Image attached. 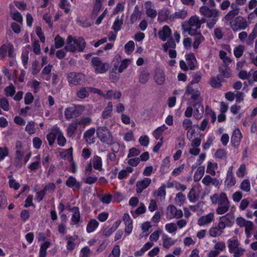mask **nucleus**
I'll list each match as a JSON object with an SVG mask.
<instances>
[{"mask_svg": "<svg viewBox=\"0 0 257 257\" xmlns=\"http://www.w3.org/2000/svg\"><path fill=\"white\" fill-rule=\"evenodd\" d=\"M210 198L213 204H218V207L216 209V212L217 214L222 215L228 211L229 201L224 192L214 193Z\"/></svg>", "mask_w": 257, "mask_h": 257, "instance_id": "obj_1", "label": "nucleus"}, {"mask_svg": "<svg viewBox=\"0 0 257 257\" xmlns=\"http://www.w3.org/2000/svg\"><path fill=\"white\" fill-rule=\"evenodd\" d=\"M86 47V42L82 37H73L69 36L67 39L65 49L71 52H83Z\"/></svg>", "mask_w": 257, "mask_h": 257, "instance_id": "obj_2", "label": "nucleus"}, {"mask_svg": "<svg viewBox=\"0 0 257 257\" xmlns=\"http://www.w3.org/2000/svg\"><path fill=\"white\" fill-rule=\"evenodd\" d=\"M199 12L203 16L212 18L207 22L206 26L209 29H212L218 20L220 15L219 10L216 9H209L208 7L203 6L200 8Z\"/></svg>", "mask_w": 257, "mask_h": 257, "instance_id": "obj_3", "label": "nucleus"}, {"mask_svg": "<svg viewBox=\"0 0 257 257\" xmlns=\"http://www.w3.org/2000/svg\"><path fill=\"white\" fill-rule=\"evenodd\" d=\"M96 135L100 141L104 144L112 145L115 143L111 133L106 126L98 127Z\"/></svg>", "mask_w": 257, "mask_h": 257, "instance_id": "obj_4", "label": "nucleus"}, {"mask_svg": "<svg viewBox=\"0 0 257 257\" xmlns=\"http://www.w3.org/2000/svg\"><path fill=\"white\" fill-rule=\"evenodd\" d=\"M186 63L184 60H181L180 67L183 70L187 71L188 69L194 70L197 68V60L193 53H189L185 55Z\"/></svg>", "mask_w": 257, "mask_h": 257, "instance_id": "obj_5", "label": "nucleus"}, {"mask_svg": "<svg viewBox=\"0 0 257 257\" xmlns=\"http://www.w3.org/2000/svg\"><path fill=\"white\" fill-rule=\"evenodd\" d=\"M230 26L234 32L243 30L249 26L246 19L241 16H237L230 22Z\"/></svg>", "mask_w": 257, "mask_h": 257, "instance_id": "obj_6", "label": "nucleus"}, {"mask_svg": "<svg viewBox=\"0 0 257 257\" xmlns=\"http://www.w3.org/2000/svg\"><path fill=\"white\" fill-rule=\"evenodd\" d=\"M84 109V106L80 105L67 107L64 111V115L66 119H70L79 116Z\"/></svg>", "mask_w": 257, "mask_h": 257, "instance_id": "obj_7", "label": "nucleus"}, {"mask_svg": "<svg viewBox=\"0 0 257 257\" xmlns=\"http://www.w3.org/2000/svg\"><path fill=\"white\" fill-rule=\"evenodd\" d=\"M187 23L188 27L186 28L185 31L188 32V34L192 36L200 28L199 17L196 15L191 16L188 20Z\"/></svg>", "mask_w": 257, "mask_h": 257, "instance_id": "obj_8", "label": "nucleus"}, {"mask_svg": "<svg viewBox=\"0 0 257 257\" xmlns=\"http://www.w3.org/2000/svg\"><path fill=\"white\" fill-rule=\"evenodd\" d=\"M91 63L96 73H104L108 70V64L103 63L99 57L92 58Z\"/></svg>", "mask_w": 257, "mask_h": 257, "instance_id": "obj_9", "label": "nucleus"}, {"mask_svg": "<svg viewBox=\"0 0 257 257\" xmlns=\"http://www.w3.org/2000/svg\"><path fill=\"white\" fill-rule=\"evenodd\" d=\"M67 79L70 83L78 85L84 81L85 75L81 73L70 72L68 74Z\"/></svg>", "mask_w": 257, "mask_h": 257, "instance_id": "obj_10", "label": "nucleus"}, {"mask_svg": "<svg viewBox=\"0 0 257 257\" xmlns=\"http://www.w3.org/2000/svg\"><path fill=\"white\" fill-rule=\"evenodd\" d=\"M183 212L181 210H178L176 207L170 205L167 208V215L170 219L181 218L183 216Z\"/></svg>", "mask_w": 257, "mask_h": 257, "instance_id": "obj_11", "label": "nucleus"}, {"mask_svg": "<svg viewBox=\"0 0 257 257\" xmlns=\"http://www.w3.org/2000/svg\"><path fill=\"white\" fill-rule=\"evenodd\" d=\"M192 85L189 84L187 86L185 93L188 95H191V99L194 101L201 100L200 91L197 89L193 88Z\"/></svg>", "mask_w": 257, "mask_h": 257, "instance_id": "obj_12", "label": "nucleus"}, {"mask_svg": "<svg viewBox=\"0 0 257 257\" xmlns=\"http://www.w3.org/2000/svg\"><path fill=\"white\" fill-rule=\"evenodd\" d=\"M202 183L206 186H209L211 184L216 187H219L222 181L216 178H212L210 175H206L202 180Z\"/></svg>", "mask_w": 257, "mask_h": 257, "instance_id": "obj_13", "label": "nucleus"}, {"mask_svg": "<svg viewBox=\"0 0 257 257\" xmlns=\"http://www.w3.org/2000/svg\"><path fill=\"white\" fill-rule=\"evenodd\" d=\"M231 10L229 11L225 16L224 19L227 21H231L239 13L240 9L234 3L231 4Z\"/></svg>", "mask_w": 257, "mask_h": 257, "instance_id": "obj_14", "label": "nucleus"}, {"mask_svg": "<svg viewBox=\"0 0 257 257\" xmlns=\"http://www.w3.org/2000/svg\"><path fill=\"white\" fill-rule=\"evenodd\" d=\"M201 100H197L193 105L194 107V116L196 119H200L204 112V107L201 104Z\"/></svg>", "mask_w": 257, "mask_h": 257, "instance_id": "obj_15", "label": "nucleus"}, {"mask_svg": "<svg viewBox=\"0 0 257 257\" xmlns=\"http://www.w3.org/2000/svg\"><path fill=\"white\" fill-rule=\"evenodd\" d=\"M151 179L148 178H145L141 181L137 182L136 191L137 193H141L143 191L146 189L151 184Z\"/></svg>", "mask_w": 257, "mask_h": 257, "instance_id": "obj_16", "label": "nucleus"}, {"mask_svg": "<svg viewBox=\"0 0 257 257\" xmlns=\"http://www.w3.org/2000/svg\"><path fill=\"white\" fill-rule=\"evenodd\" d=\"M241 137V134L239 129L236 128L233 131L231 139V142L234 148L238 147L240 144Z\"/></svg>", "mask_w": 257, "mask_h": 257, "instance_id": "obj_17", "label": "nucleus"}, {"mask_svg": "<svg viewBox=\"0 0 257 257\" xmlns=\"http://www.w3.org/2000/svg\"><path fill=\"white\" fill-rule=\"evenodd\" d=\"M171 34L172 31L168 26H164L162 29L158 32V35L163 41H165L171 36Z\"/></svg>", "mask_w": 257, "mask_h": 257, "instance_id": "obj_18", "label": "nucleus"}, {"mask_svg": "<svg viewBox=\"0 0 257 257\" xmlns=\"http://www.w3.org/2000/svg\"><path fill=\"white\" fill-rule=\"evenodd\" d=\"M214 217V213L212 212L208 213L206 215L202 216L199 218L198 224L199 226H202L205 224H209L213 220Z\"/></svg>", "mask_w": 257, "mask_h": 257, "instance_id": "obj_19", "label": "nucleus"}, {"mask_svg": "<svg viewBox=\"0 0 257 257\" xmlns=\"http://www.w3.org/2000/svg\"><path fill=\"white\" fill-rule=\"evenodd\" d=\"M182 126L184 130H188L187 134V137L188 138H191L194 133V130H193L192 131H191L190 134H189L190 133V130H191L193 128L192 120L188 118L184 119L182 122Z\"/></svg>", "mask_w": 257, "mask_h": 257, "instance_id": "obj_20", "label": "nucleus"}, {"mask_svg": "<svg viewBox=\"0 0 257 257\" xmlns=\"http://www.w3.org/2000/svg\"><path fill=\"white\" fill-rule=\"evenodd\" d=\"M63 153L64 157H66V156H68V160L70 162H72V164L71 165V169L72 173H75L77 171V165L76 163L73 162V157H72V148H69L66 150Z\"/></svg>", "mask_w": 257, "mask_h": 257, "instance_id": "obj_21", "label": "nucleus"}, {"mask_svg": "<svg viewBox=\"0 0 257 257\" xmlns=\"http://www.w3.org/2000/svg\"><path fill=\"white\" fill-rule=\"evenodd\" d=\"M95 132V130L94 128H91L84 133L83 137L87 143L89 144L94 143V139L92 137Z\"/></svg>", "mask_w": 257, "mask_h": 257, "instance_id": "obj_22", "label": "nucleus"}, {"mask_svg": "<svg viewBox=\"0 0 257 257\" xmlns=\"http://www.w3.org/2000/svg\"><path fill=\"white\" fill-rule=\"evenodd\" d=\"M154 79L158 85L164 84L165 81V77L163 71L161 69L157 70L155 72Z\"/></svg>", "mask_w": 257, "mask_h": 257, "instance_id": "obj_23", "label": "nucleus"}, {"mask_svg": "<svg viewBox=\"0 0 257 257\" xmlns=\"http://www.w3.org/2000/svg\"><path fill=\"white\" fill-rule=\"evenodd\" d=\"M227 245L229 248V252L231 253L237 248L239 247V242L236 237H233L227 240Z\"/></svg>", "mask_w": 257, "mask_h": 257, "instance_id": "obj_24", "label": "nucleus"}, {"mask_svg": "<svg viewBox=\"0 0 257 257\" xmlns=\"http://www.w3.org/2000/svg\"><path fill=\"white\" fill-rule=\"evenodd\" d=\"M58 127H54L52 128L51 132L47 136V139L50 146H52L55 142V139L58 135Z\"/></svg>", "mask_w": 257, "mask_h": 257, "instance_id": "obj_25", "label": "nucleus"}, {"mask_svg": "<svg viewBox=\"0 0 257 257\" xmlns=\"http://www.w3.org/2000/svg\"><path fill=\"white\" fill-rule=\"evenodd\" d=\"M188 16V12L185 10H181L178 12L174 13L170 16V19L172 20L175 19H185Z\"/></svg>", "mask_w": 257, "mask_h": 257, "instance_id": "obj_26", "label": "nucleus"}, {"mask_svg": "<svg viewBox=\"0 0 257 257\" xmlns=\"http://www.w3.org/2000/svg\"><path fill=\"white\" fill-rule=\"evenodd\" d=\"M220 220H222L227 226H231L234 222V216L232 213H228L226 215L219 217Z\"/></svg>", "mask_w": 257, "mask_h": 257, "instance_id": "obj_27", "label": "nucleus"}, {"mask_svg": "<svg viewBox=\"0 0 257 257\" xmlns=\"http://www.w3.org/2000/svg\"><path fill=\"white\" fill-rule=\"evenodd\" d=\"M166 186L165 184H163L158 190H155L153 192V196L154 197H160L164 199L166 196Z\"/></svg>", "mask_w": 257, "mask_h": 257, "instance_id": "obj_28", "label": "nucleus"}, {"mask_svg": "<svg viewBox=\"0 0 257 257\" xmlns=\"http://www.w3.org/2000/svg\"><path fill=\"white\" fill-rule=\"evenodd\" d=\"M194 36V41L193 44V47L196 49L198 48L199 45L204 40V38L200 32H195V34L193 35Z\"/></svg>", "mask_w": 257, "mask_h": 257, "instance_id": "obj_29", "label": "nucleus"}, {"mask_svg": "<svg viewBox=\"0 0 257 257\" xmlns=\"http://www.w3.org/2000/svg\"><path fill=\"white\" fill-rule=\"evenodd\" d=\"M168 127L163 124L161 126L157 128L153 132V136L156 140H163V138L162 137V133L167 130Z\"/></svg>", "mask_w": 257, "mask_h": 257, "instance_id": "obj_30", "label": "nucleus"}, {"mask_svg": "<svg viewBox=\"0 0 257 257\" xmlns=\"http://www.w3.org/2000/svg\"><path fill=\"white\" fill-rule=\"evenodd\" d=\"M66 185L70 188L75 187L77 189L81 188V184L77 182L75 178L73 176H70L66 181Z\"/></svg>", "mask_w": 257, "mask_h": 257, "instance_id": "obj_31", "label": "nucleus"}, {"mask_svg": "<svg viewBox=\"0 0 257 257\" xmlns=\"http://www.w3.org/2000/svg\"><path fill=\"white\" fill-rule=\"evenodd\" d=\"M78 124L76 119L69 124L67 129V134L68 137L71 138L73 136L78 127Z\"/></svg>", "mask_w": 257, "mask_h": 257, "instance_id": "obj_32", "label": "nucleus"}, {"mask_svg": "<svg viewBox=\"0 0 257 257\" xmlns=\"http://www.w3.org/2000/svg\"><path fill=\"white\" fill-rule=\"evenodd\" d=\"M113 105L111 102H108L107 106L102 111L101 117L103 119H106L110 117L112 115Z\"/></svg>", "mask_w": 257, "mask_h": 257, "instance_id": "obj_33", "label": "nucleus"}, {"mask_svg": "<svg viewBox=\"0 0 257 257\" xmlns=\"http://www.w3.org/2000/svg\"><path fill=\"white\" fill-rule=\"evenodd\" d=\"M121 96V93L119 91L108 90L105 94L104 98L107 99H110L112 97L114 99H119Z\"/></svg>", "mask_w": 257, "mask_h": 257, "instance_id": "obj_34", "label": "nucleus"}, {"mask_svg": "<svg viewBox=\"0 0 257 257\" xmlns=\"http://www.w3.org/2000/svg\"><path fill=\"white\" fill-rule=\"evenodd\" d=\"M163 246L166 248H169L175 243V240L166 234L162 236Z\"/></svg>", "mask_w": 257, "mask_h": 257, "instance_id": "obj_35", "label": "nucleus"}, {"mask_svg": "<svg viewBox=\"0 0 257 257\" xmlns=\"http://www.w3.org/2000/svg\"><path fill=\"white\" fill-rule=\"evenodd\" d=\"M98 222L94 219H91L88 222L86 226V231L88 233H91L95 230L98 226Z\"/></svg>", "mask_w": 257, "mask_h": 257, "instance_id": "obj_36", "label": "nucleus"}, {"mask_svg": "<svg viewBox=\"0 0 257 257\" xmlns=\"http://www.w3.org/2000/svg\"><path fill=\"white\" fill-rule=\"evenodd\" d=\"M150 78V73L146 70L141 72L139 77V82L142 84L147 83Z\"/></svg>", "mask_w": 257, "mask_h": 257, "instance_id": "obj_37", "label": "nucleus"}, {"mask_svg": "<svg viewBox=\"0 0 257 257\" xmlns=\"http://www.w3.org/2000/svg\"><path fill=\"white\" fill-rule=\"evenodd\" d=\"M205 172V167L204 166H199L195 172L193 179L195 182L199 181L201 178L203 176Z\"/></svg>", "mask_w": 257, "mask_h": 257, "instance_id": "obj_38", "label": "nucleus"}, {"mask_svg": "<svg viewBox=\"0 0 257 257\" xmlns=\"http://www.w3.org/2000/svg\"><path fill=\"white\" fill-rule=\"evenodd\" d=\"M57 143L60 146H64L66 142V140L65 138L64 137L63 134L62 132L60 131L59 128L58 127V135H57Z\"/></svg>", "mask_w": 257, "mask_h": 257, "instance_id": "obj_39", "label": "nucleus"}, {"mask_svg": "<svg viewBox=\"0 0 257 257\" xmlns=\"http://www.w3.org/2000/svg\"><path fill=\"white\" fill-rule=\"evenodd\" d=\"M217 164L216 163L213 164L211 162H208L206 169V172L208 174H210L211 175L215 176L216 174V172L215 171V169L217 168Z\"/></svg>", "mask_w": 257, "mask_h": 257, "instance_id": "obj_40", "label": "nucleus"}, {"mask_svg": "<svg viewBox=\"0 0 257 257\" xmlns=\"http://www.w3.org/2000/svg\"><path fill=\"white\" fill-rule=\"evenodd\" d=\"M93 167L96 170H100L102 169L101 158L97 156L94 157L93 160Z\"/></svg>", "mask_w": 257, "mask_h": 257, "instance_id": "obj_41", "label": "nucleus"}, {"mask_svg": "<svg viewBox=\"0 0 257 257\" xmlns=\"http://www.w3.org/2000/svg\"><path fill=\"white\" fill-rule=\"evenodd\" d=\"M141 12H140L138 6L135 7L134 12L131 16V22L132 23H134L137 22L139 17L140 16Z\"/></svg>", "mask_w": 257, "mask_h": 257, "instance_id": "obj_42", "label": "nucleus"}, {"mask_svg": "<svg viewBox=\"0 0 257 257\" xmlns=\"http://www.w3.org/2000/svg\"><path fill=\"white\" fill-rule=\"evenodd\" d=\"M73 214L72 215L71 220L73 222L75 223H78L80 219V213L79 211V209L77 207H74L73 208Z\"/></svg>", "mask_w": 257, "mask_h": 257, "instance_id": "obj_43", "label": "nucleus"}, {"mask_svg": "<svg viewBox=\"0 0 257 257\" xmlns=\"http://www.w3.org/2000/svg\"><path fill=\"white\" fill-rule=\"evenodd\" d=\"M176 43L172 38L168 40V41L164 44L163 48L165 52H167L169 48L174 49L176 47Z\"/></svg>", "mask_w": 257, "mask_h": 257, "instance_id": "obj_44", "label": "nucleus"}, {"mask_svg": "<svg viewBox=\"0 0 257 257\" xmlns=\"http://www.w3.org/2000/svg\"><path fill=\"white\" fill-rule=\"evenodd\" d=\"M25 130L29 134H33L35 133V123L33 121H29L27 124Z\"/></svg>", "mask_w": 257, "mask_h": 257, "instance_id": "obj_45", "label": "nucleus"}, {"mask_svg": "<svg viewBox=\"0 0 257 257\" xmlns=\"http://www.w3.org/2000/svg\"><path fill=\"white\" fill-rule=\"evenodd\" d=\"M208 232L210 236L213 237L219 236L222 234L221 231L216 226L210 228Z\"/></svg>", "mask_w": 257, "mask_h": 257, "instance_id": "obj_46", "label": "nucleus"}, {"mask_svg": "<svg viewBox=\"0 0 257 257\" xmlns=\"http://www.w3.org/2000/svg\"><path fill=\"white\" fill-rule=\"evenodd\" d=\"M70 4L67 0H60V7L64 10L65 12L67 14L70 12Z\"/></svg>", "mask_w": 257, "mask_h": 257, "instance_id": "obj_47", "label": "nucleus"}, {"mask_svg": "<svg viewBox=\"0 0 257 257\" xmlns=\"http://www.w3.org/2000/svg\"><path fill=\"white\" fill-rule=\"evenodd\" d=\"M166 230L170 233H175L177 230V226L175 223H170L165 225Z\"/></svg>", "mask_w": 257, "mask_h": 257, "instance_id": "obj_48", "label": "nucleus"}, {"mask_svg": "<svg viewBox=\"0 0 257 257\" xmlns=\"http://www.w3.org/2000/svg\"><path fill=\"white\" fill-rule=\"evenodd\" d=\"M240 188L245 192H249L250 189L249 181L248 179L244 180L240 184Z\"/></svg>", "mask_w": 257, "mask_h": 257, "instance_id": "obj_49", "label": "nucleus"}, {"mask_svg": "<svg viewBox=\"0 0 257 257\" xmlns=\"http://www.w3.org/2000/svg\"><path fill=\"white\" fill-rule=\"evenodd\" d=\"M78 125H87L91 122V118L89 117H82L79 119H76Z\"/></svg>", "mask_w": 257, "mask_h": 257, "instance_id": "obj_50", "label": "nucleus"}, {"mask_svg": "<svg viewBox=\"0 0 257 257\" xmlns=\"http://www.w3.org/2000/svg\"><path fill=\"white\" fill-rule=\"evenodd\" d=\"M123 24V20L121 19H119L118 17H117L113 24V25L112 26V29L115 31H118L120 30L121 27L122 25Z\"/></svg>", "mask_w": 257, "mask_h": 257, "instance_id": "obj_51", "label": "nucleus"}, {"mask_svg": "<svg viewBox=\"0 0 257 257\" xmlns=\"http://www.w3.org/2000/svg\"><path fill=\"white\" fill-rule=\"evenodd\" d=\"M246 224V226L245 228V233L247 238H249L251 236V231L253 229V223L252 222L250 221H248V222Z\"/></svg>", "mask_w": 257, "mask_h": 257, "instance_id": "obj_52", "label": "nucleus"}, {"mask_svg": "<svg viewBox=\"0 0 257 257\" xmlns=\"http://www.w3.org/2000/svg\"><path fill=\"white\" fill-rule=\"evenodd\" d=\"M243 51L244 46L242 45H239L234 48L233 51L234 55L236 58H240L242 55Z\"/></svg>", "mask_w": 257, "mask_h": 257, "instance_id": "obj_53", "label": "nucleus"}, {"mask_svg": "<svg viewBox=\"0 0 257 257\" xmlns=\"http://www.w3.org/2000/svg\"><path fill=\"white\" fill-rule=\"evenodd\" d=\"M236 183L235 179L233 176H226L225 184L228 188L233 186Z\"/></svg>", "mask_w": 257, "mask_h": 257, "instance_id": "obj_54", "label": "nucleus"}, {"mask_svg": "<svg viewBox=\"0 0 257 257\" xmlns=\"http://www.w3.org/2000/svg\"><path fill=\"white\" fill-rule=\"evenodd\" d=\"M67 238L68 240L67 244V249L68 250L72 251L74 249L75 247V244L73 242V241L75 240V238H74V237L72 236L68 237Z\"/></svg>", "mask_w": 257, "mask_h": 257, "instance_id": "obj_55", "label": "nucleus"}, {"mask_svg": "<svg viewBox=\"0 0 257 257\" xmlns=\"http://www.w3.org/2000/svg\"><path fill=\"white\" fill-rule=\"evenodd\" d=\"M77 96L81 99H84L88 96L89 93L85 88H81L77 92Z\"/></svg>", "mask_w": 257, "mask_h": 257, "instance_id": "obj_56", "label": "nucleus"}, {"mask_svg": "<svg viewBox=\"0 0 257 257\" xmlns=\"http://www.w3.org/2000/svg\"><path fill=\"white\" fill-rule=\"evenodd\" d=\"M245 251V248L239 247L238 248H237L233 251L231 252L230 253L233 254V257H241L242 255H243Z\"/></svg>", "mask_w": 257, "mask_h": 257, "instance_id": "obj_57", "label": "nucleus"}, {"mask_svg": "<svg viewBox=\"0 0 257 257\" xmlns=\"http://www.w3.org/2000/svg\"><path fill=\"white\" fill-rule=\"evenodd\" d=\"M56 48H61L64 44V40L63 38L57 35L54 39Z\"/></svg>", "mask_w": 257, "mask_h": 257, "instance_id": "obj_58", "label": "nucleus"}, {"mask_svg": "<svg viewBox=\"0 0 257 257\" xmlns=\"http://www.w3.org/2000/svg\"><path fill=\"white\" fill-rule=\"evenodd\" d=\"M125 50L127 54H130L135 48V43L133 41L127 42L124 46Z\"/></svg>", "mask_w": 257, "mask_h": 257, "instance_id": "obj_59", "label": "nucleus"}, {"mask_svg": "<svg viewBox=\"0 0 257 257\" xmlns=\"http://www.w3.org/2000/svg\"><path fill=\"white\" fill-rule=\"evenodd\" d=\"M120 249L118 245H116L113 248L111 252L109 254L108 257H119Z\"/></svg>", "mask_w": 257, "mask_h": 257, "instance_id": "obj_60", "label": "nucleus"}, {"mask_svg": "<svg viewBox=\"0 0 257 257\" xmlns=\"http://www.w3.org/2000/svg\"><path fill=\"white\" fill-rule=\"evenodd\" d=\"M10 180L9 182V186L11 188H13L15 190H18L20 188V184L13 178L12 176H9Z\"/></svg>", "mask_w": 257, "mask_h": 257, "instance_id": "obj_61", "label": "nucleus"}, {"mask_svg": "<svg viewBox=\"0 0 257 257\" xmlns=\"http://www.w3.org/2000/svg\"><path fill=\"white\" fill-rule=\"evenodd\" d=\"M250 200L251 199L249 198L242 199L241 201L240 205H239V209L241 210H245L248 207Z\"/></svg>", "mask_w": 257, "mask_h": 257, "instance_id": "obj_62", "label": "nucleus"}, {"mask_svg": "<svg viewBox=\"0 0 257 257\" xmlns=\"http://www.w3.org/2000/svg\"><path fill=\"white\" fill-rule=\"evenodd\" d=\"M214 155L216 158L223 159L226 157V152L224 150L219 149L217 150Z\"/></svg>", "mask_w": 257, "mask_h": 257, "instance_id": "obj_63", "label": "nucleus"}, {"mask_svg": "<svg viewBox=\"0 0 257 257\" xmlns=\"http://www.w3.org/2000/svg\"><path fill=\"white\" fill-rule=\"evenodd\" d=\"M112 196L109 194L102 195L100 197V200L103 203L109 204L112 199Z\"/></svg>", "mask_w": 257, "mask_h": 257, "instance_id": "obj_64", "label": "nucleus"}]
</instances>
